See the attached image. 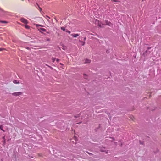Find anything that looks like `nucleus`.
<instances>
[{
    "instance_id": "obj_1",
    "label": "nucleus",
    "mask_w": 161,
    "mask_h": 161,
    "mask_svg": "<svg viewBox=\"0 0 161 161\" xmlns=\"http://www.w3.org/2000/svg\"><path fill=\"white\" fill-rule=\"evenodd\" d=\"M36 26L38 30L41 32H42L43 31H46V30L44 28L40 27V26H42L41 25L39 24H36Z\"/></svg>"
},
{
    "instance_id": "obj_2",
    "label": "nucleus",
    "mask_w": 161,
    "mask_h": 161,
    "mask_svg": "<svg viewBox=\"0 0 161 161\" xmlns=\"http://www.w3.org/2000/svg\"><path fill=\"white\" fill-rule=\"evenodd\" d=\"M99 149L100 151L102 152H105L106 153H107L108 152V150L106 151L105 150V148L103 147H99Z\"/></svg>"
},
{
    "instance_id": "obj_3",
    "label": "nucleus",
    "mask_w": 161,
    "mask_h": 161,
    "mask_svg": "<svg viewBox=\"0 0 161 161\" xmlns=\"http://www.w3.org/2000/svg\"><path fill=\"white\" fill-rule=\"evenodd\" d=\"M23 92H18L13 93L12 94V95L14 96H19L20 95L22 94Z\"/></svg>"
},
{
    "instance_id": "obj_4",
    "label": "nucleus",
    "mask_w": 161,
    "mask_h": 161,
    "mask_svg": "<svg viewBox=\"0 0 161 161\" xmlns=\"http://www.w3.org/2000/svg\"><path fill=\"white\" fill-rule=\"evenodd\" d=\"M105 22L107 25L111 27L112 26L113 24L110 22L108 21V20H106Z\"/></svg>"
},
{
    "instance_id": "obj_5",
    "label": "nucleus",
    "mask_w": 161,
    "mask_h": 161,
    "mask_svg": "<svg viewBox=\"0 0 161 161\" xmlns=\"http://www.w3.org/2000/svg\"><path fill=\"white\" fill-rule=\"evenodd\" d=\"M20 21L21 22L25 24H27L28 23L27 20L24 18H21L20 19Z\"/></svg>"
},
{
    "instance_id": "obj_6",
    "label": "nucleus",
    "mask_w": 161,
    "mask_h": 161,
    "mask_svg": "<svg viewBox=\"0 0 161 161\" xmlns=\"http://www.w3.org/2000/svg\"><path fill=\"white\" fill-rule=\"evenodd\" d=\"M71 35L73 37H76L79 36V35L78 34H71Z\"/></svg>"
},
{
    "instance_id": "obj_7",
    "label": "nucleus",
    "mask_w": 161,
    "mask_h": 161,
    "mask_svg": "<svg viewBox=\"0 0 161 161\" xmlns=\"http://www.w3.org/2000/svg\"><path fill=\"white\" fill-rule=\"evenodd\" d=\"M91 60L89 59H86L85 60V63H89L90 62Z\"/></svg>"
},
{
    "instance_id": "obj_8",
    "label": "nucleus",
    "mask_w": 161,
    "mask_h": 161,
    "mask_svg": "<svg viewBox=\"0 0 161 161\" xmlns=\"http://www.w3.org/2000/svg\"><path fill=\"white\" fill-rule=\"evenodd\" d=\"M80 115V114H78L76 115H75L74 116V117L75 118H77L78 117H79Z\"/></svg>"
},
{
    "instance_id": "obj_9",
    "label": "nucleus",
    "mask_w": 161,
    "mask_h": 161,
    "mask_svg": "<svg viewBox=\"0 0 161 161\" xmlns=\"http://www.w3.org/2000/svg\"><path fill=\"white\" fill-rule=\"evenodd\" d=\"M13 83L15 84H18L19 83L18 81L17 80H14L13 81Z\"/></svg>"
},
{
    "instance_id": "obj_10",
    "label": "nucleus",
    "mask_w": 161,
    "mask_h": 161,
    "mask_svg": "<svg viewBox=\"0 0 161 161\" xmlns=\"http://www.w3.org/2000/svg\"><path fill=\"white\" fill-rule=\"evenodd\" d=\"M80 42L81 43V45L82 46H84L85 44V42H83V41H80Z\"/></svg>"
},
{
    "instance_id": "obj_11",
    "label": "nucleus",
    "mask_w": 161,
    "mask_h": 161,
    "mask_svg": "<svg viewBox=\"0 0 161 161\" xmlns=\"http://www.w3.org/2000/svg\"><path fill=\"white\" fill-rule=\"evenodd\" d=\"M0 129L3 132H5V131L3 129V126L2 125L0 126Z\"/></svg>"
},
{
    "instance_id": "obj_12",
    "label": "nucleus",
    "mask_w": 161,
    "mask_h": 161,
    "mask_svg": "<svg viewBox=\"0 0 161 161\" xmlns=\"http://www.w3.org/2000/svg\"><path fill=\"white\" fill-rule=\"evenodd\" d=\"M61 29L62 30H63L64 31H65V28L64 27H61Z\"/></svg>"
},
{
    "instance_id": "obj_13",
    "label": "nucleus",
    "mask_w": 161,
    "mask_h": 161,
    "mask_svg": "<svg viewBox=\"0 0 161 161\" xmlns=\"http://www.w3.org/2000/svg\"><path fill=\"white\" fill-rule=\"evenodd\" d=\"M52 62H54L56 60V58H52Z\"/></svg>"
},
{
    "instance_id": "obj_14",
    "label": "nucleus",
    "mask_w": 161,
    "mask_h": 161,
    "mask_svg": "<svg viewBox=\"0 0 161 161\" xmlns=\"http://www.w3.org/2000/svg\"><path fill=\"white\" fill-rule=\"evenodd\" d=\"M84 78L85 79H87V75L86 74H84Z\"/></svg>"
},
{
    "instance_id": "obj_15",
    "label": "nucleus",
    "mask_w": 161,
    "mask_h": 161,
    "mask_svg": "<svg viewBox=\"0 0 161 161\" xmlns=\"http://www.w3.org/2000/svg\"><path fill=\"white\" fill-rule=\"evenodd\" d=\"M25 27L27 29H29L30 28V26H28L27 25H25Z\"/></svg>"
},
{
    "instance_id": "obj_16",
    "label": "nucleus",
    "mask_w": 161,
    "mask_h": 161,
    "mask_svg": "<svg viewBox=\"0 0 161 161\" xmlns=\"http://www.w3.org/2000/svg\"><path fill=\"white\" fill-rule=\"evenodd\" d=\"M65 31L66 32L68 33L69 34H70L71 33V32L70 31L67 30H66Z\"/></svg>"
},
{
    "instance_id": "obj_17",
    "label": "nucleus",
    "mask_w": 161,
    "mask_h": 161,
    "mask_svg": "<svg viewBox=\"0 0 161 161\" xmlns=\"http://www.w3.org/2000/svg\"><path fill=\"white\" fill-rule=\"evenodd\" d=\"M147 50H146V51L143 53V55H144V56H145L146 55V54L147 53Z\"/></svg>"
},
{
    "instance_id": "obj_18",
    "label": "nucleus",
    "mask_w": 161,
    "mask_h": 161,
    "mask_svg": "<svg viewBox=\"0 0 161 161\" xmlns=\"http://www.w3.org/2000/svg\"><path fill=\"white\" fill-rule=\"evenodd\" d=\"M0 22L2 23H6L7 22L5 21H1Z\"/></svg>"
},
{
    "instance_id": "obj_19",
    "label": "nucleus",
    "mask_w": 161,
    "mask_h": 161,
    "mask_svg": "<svg viewBox=\"0 0 161 161\" xmlns=\"http://www.w3.org/2000/svg\"><path fill=\"white\" fill-rule=\"evenodd\" d=\"M5 49L4 48H0V51H2L3 50H5Z\"/></svg>"
},
{
    "instance_id": "obj_20",
    "label": "nucleus",
    "mask_w": 161,
    "mask_h": 161,
    "mask_svg": "<svg viewBox=\"0 0 161 161\" xmlns=\"http://www.w3.org/2000/svg\"><path fill=\"white\" fill-rule=\"evenodd\" d=\"M119 144H120V146H122V142H121L120 141L119 142Z\"/></svg>"
},
{
    "instance_id": "obj_21",
    "label": "nucleus",
    "mask_w": 161,
    "mask_h": 161,
    "mask_svg": "<svg viewBox=\"0 0 161 161\" xmlns=\"http://www.w3.org/2000/svg\"><path fill=\"white\" fill-rule=\"evenodd\" d=\"M140 143L141 144H143V142L142 141H140Z\"/></svg>"
},
{
    "instance_id": "obj_22",
    "label": "nucleus",
    "mask_w": 161,
    "mask_h": 161,
    "mask_svg": "<svg viewBox=\"0 0 161 161\" xmlns=\"http://www.w3.org/2000/svg\"><path fill=\"white\" fill-rule=\"evenodd\" d=\"M3 139L4 140V142L5 143V136H3Z\"/></svg>"
},
{
    "instance_id": "obj_23",
    "label": "nucleus",
    "mask_w": 161,
    "mask_h": 161,
    "mask_svg": "<svg viewBox=\"0 0 161 161\" xmlns=\"http://www.w3.org/2000/svg\"><path fill=\"white\" fill-rule=\"evenodd\" d=\"M59 60H59V59H56V61H57V62H59Z\"/></svg>"
},
{
    "instance_id": "obj_24",
    "label": "nucleus",
    "mask_w": 161,
    "mask_h": 161,
    "mask_svg": "<svg viewBox=\"0 0 161 161\" xmlns=\"http://www.w3.org/2000/svg\"><path fill=\"white\" fill-rule=\"evenodd\" d=\"M37 5L39 7V10H40V11H41V10H42V9H41V8H40L39 7V5H38L37 4Z\"/></svg>"
},
{
    "instance_id": "obj_25",
    "label": "nucleus",
    "mask_w": 161,
    "mask_h": 161,
    "mask_svg": "<svg viewBox=\"0 0 161 161\" xmlns=\"http://www.w3.org/2000/svg\"><path fill=\"white\" fill-rule=\"evenodd\" d=\"M47 65V66H48L49 68H50V69H53V68H52L51 66H49V65Z\"/></svg>"
},
{
    "instance_id": "obj_26",
    "label": "nucleus",
    "mask_w": 161,
    "mask_h": 161,
    "mask_svg": "<svg viewBox=\"0 0 161 161\" xmlns=\"http://www.w3.org/2000/svg\"><path fill=\"white\" fill-rule=\"evenodd\" d=\"M49 18V19H50V17H49V16H46V18Z\"/></svg>"
},
{
    "instance_id": "obj_27",
    "label": "nucleus",
    "mask_w": 161,
    "mask_h": 161,
    "mask_svg": "<svg viewBox=\"0 0 161 161\" xmlns=\"http://www.w3.org/2000/svg\"><path fill=\"white\" fill-rule=\"evenodd\" d=\"M113 2H119V1H116V0H113Z\"/></svg>"
},
{
    "instance_id": "obj_28",
    "label": "nucleus",
    "mask_w": 161,
    "mask_h": 161,
    "mask_svg": "<svg viewBox=\"0 0 161 161\" xmlns=\"http://www.w3.org/2000/svg\"><path fill=\"white\" fill-rule=\"evenodd\" d=\"M151 48V47H147L148 50L150 49Z\"/></svg>"
},
{
    "instance_id": "obj_29",
    "label": "nucleus",
    "mask_w": 161,
    "mask_h": 161,
    "mask_svg": "<svg viewBox=\"0 0 161 161\" xmlns=\"http://www.w3.org/2000/svg\"><path fill=\"white\" fill-rule=\"evenodd\" d=\"M88 153L89 154V155H92V154L90 153Z\"/></svg>"
},
{
    "instance_id": "obj_30",
    "label": "nucleus",
    "mask_w": 161,
    "mask_h": 161,
    "mask_svg": "<svg viewBox=\"0 0 161 161\" xmlns=\"http://www.w3.org/2000/svg\"><path fill=\"white\" fill-rule=\"evenodd\" d=\"M112 139H113V141H114V138H111Z\"/></svg>"
},
{
    "instance_id": "obj_31",
    "label": "nucleus",
    "mask_w": 161,
    "mask_h": 161,
    "mask_svg": "<svg viewBox=\"0 0 161 161\" xmlns=\"http://www.w3.org/2000/svg\"><path fill=\"white\" fill-rule=\"evenodd\" d=\"M86 39V37H85L84 38V41H85Z\"/></svg>"
},
{
    "instance_id": "obj_32",
    "label": "nucleus",
    "mask_w": 161,
    "mask_h": 161,
    "mask_svg": "<svg viewBox=\"0 0 161 161\" xmlns=\"http://www.w3.org/2000/svg\"><path fill=\"white\" fill-rule=\"evenodd\" d=\"M60 64L61 65H63V64L61 63H60Z\"/></svg>"
},
{
    "instance_id": "obj_33",
    "label": "nucleus",
    "mask_w": 161,
    "mask_h": 161,
    "mask_svg": "<svg viewBox=\"0 0 161 161\" xmlns=\"http://www.w3.org/2000/svg\"><path fill=\"white\" fill-rule=\"evenodd\" d=\"M99 27H101V25H99Z\"/></svg>"
},
{
    "instance_id": "obj_34",
    "label": "nucleus",
    "mask_w": 161,
    "mask_h": 161,
    "mask_svg": "<svg viewBox=\"0 0 161 161\" xmlns=\"http://www.w3.org/2000/svg\"><path fill=\"white\" fill-rule=\"evenodd\" d=\"M27 49H29V48L28 47H27Z\"/></svg>"
}]
</instances>
